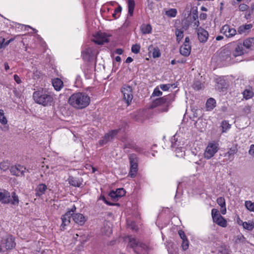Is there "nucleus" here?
Masks as SVG:
<instances>
[{
	"instance_id": "obj_33",
	"label": "nucleus",
	"mask_w": 254,
	"mask_h": 254,
	"mask_svg": "<svg viewBox=\"0 0 254 254\" xmlns=\"http://www.w3.org/2000/svg\"><path fill=\"white\" fill-rule=\"evenodd\" d=\"M231 125L229 124L228 121L224 120L221 123V127L222 128V133L226 132L231 128Z\"/></svg>"
},
{
	"instance_id": "obj_48",
	"label": "nucleus",
	"mask_w": 254,
	"mask_h": 254,
	"mask_svg": "<svg viewBox=\"0 0 254 254\" xmlns=\"http://www.w3.org/2000/svg\"><path fill=\"white\" fill-rule=\"evenodd\" d=\"M166 14L167 16L171 17H175L177 14V10L174 8L170 9L166 12Z\"/></svg>"
},
{
	"instance_id": "obj_56",
	"label": "nucleus",
	"mask_w": 254,
	"mask_h": 254,
	"mask_svg": "<svg viewBox=\"0 0 254 254\" xmlns=\"http://www.w3.org/2000/svg\"><path fill=\"white\" fill-rule=\"evenodd\" d=\"M251 111V107L249 105L245 106L243 109V112L246 114H249Z\"/></svg>"
},
{
	"instance_id": "obj_31",
	"label": "nucleus",
	"mask_w": 254,
	"mask_h": 254,
	"mask_svg": "<svg viewBox=\"0 0 254 254\" xmlns=\"http://www.w3.org/2000/svg\"><path fill=\"white\" fill-rule=\"evenodd\" d=\"M128 14L131 16L133 15L134 8L135 6V2L133 0H128Z\"/></svg>"
},
{
	"instance_id": "obj_12",
	"label": "nucleus",
	"mask_w": 254,
	"mask_h": 254,
	"mask_svg": "<svg viewBox=\"0 0 254 254\" xmlns=\"http://www.w3.org/2000/svg\"><path fill=\"white\" fill-rule=\"evenodd\" d=\"M221 32L228 38L232 37L237 33L236 29L228 25H224L221 29Z\"/></svg>"
},
{
	"instance_id": "obj_40",
	"label": "nucleus",
	"mask_w": 254,
	"mask_h": 254,
	"mask_svg": "<svg viewBox=\"0 0 254 254\" xmlns=\"http://www.w3.org/2000/svg\"><path fill=\"white\" fill-rule=\"evenodd\" d=\"M175 34L177 37V40L179 42L184 37V31L181 29H177Z\"/></svg>"
},
{
	"instance_id": "obj_52",
	"label": "nucleus",
	"mask_w": 254,
	"mask_h": 254,
	"mask_svg": "<svg viewBox=\"0 0 254 254\" xmlns=\"http://www.w3.org/2000/svg\"><path fill=\"white\" fill-rule=\"evenodd\" d=\"M122 10V7L121 6H119L118 7L115 9L114 11V13L113 14V16L115 18H117L119 15H118V13H121Z\"/></svg>"
},
{
	"instance_id": "obj_47",
	"label": "nucleus",
	"mask_w": 254,
	"mask_h": 254,
	"mask_svg": "<svg viewBox=\"0 0 254 254\" xmlns=\"http://www.w3.org/2000/svg\"><path fill=\"white\" fill-rule=\"evenodd\" d=\"M216 202L220 207H224L226 206V201L223 197L221 196L218 197L216 199Z\"/></svg>"
},
{
	"instance_id": "obj_16",
	"label": "nucleus",
	"mask_w": 254,
	"mask_h": 254,
	"mask_svg": "<svg viewBox=\"0 0 254 254\" xmlns=\"http://www.w3.org/2000/svg\"><path fill=\"white\" fill-rule=\"evenodd\" d=\"M229 84L226 82V80H218L215 84V89L220 92H224L226 91Z\"/></svg>"
},
{
	"instance_id": "obj_10",
	"label": "nucleus",
	"mask_w": 254,
	"mask_h": 254,
	"mask_svg": "<svg viewBox=\"0 0 254 254\" xmlns=\"http://www.w3.org/2000/svg\"><path fill=\"white\" fill-rule=\"evenodd\" d=\"M128 245L130 247L134 249L136 252H137L140 248L143 250L146 249L147 248V246L145 244L139 242L134 238H129Z\"/></svg>"
},
{
	"instance_id": "obj_50",
	"label": "nucleus",
	"mask_w": 254,
	"mask_h": 254,
	"mask_svg": "<svg viewBox=\"0 0 254 254\" xmlns=\"http://www.w3.org/2000/svg\"><path fill=\"white\" fill-rule=\"evenodd\" d=\"M115 191L116 192L117 194L118 195V196H119L120 198L122 197L126 194V191L123 188L118 189Z\"/></svg>"
},
{
	"instance_id": "obj_61",
	"label": "nucleus",
	"mask_w": 254,
	"mask_h": 254,
	"mask_svg": "<svg viewBox=\"0 0 254 254\" xmlns=\"http://www.w3.org/2000/svg\"><path fill=\"white\" fill-rule=\"evenodd\" d=\"M102 199L105 202V203H106V204L109 205H114L115 204L113 203H111L109 201H108L106 198H105V197L104 196H103L102 197Z\"/></svg>"
},
{
	"instance_id": "obj_49",
	"label": "nucleus",
	"mask_w": 254,
	"mask_h": 254,
	"mask_svg": "<svg viewBox=\"0 0 254 254\" xmlns=\"http://www.w3.org/2000/svg\"><path fill=\"white\" fill-rule=\"evenodd\" d=\"M140 46L138 44L133 45L131 47V51L134 54H137L139 52Z\"/></svg>"
},
{
	"instance_id": "obj_58",
	"label": "nucleus",
	"mask_w": 254,
	"mask_h": 254,
	"mask_svg": "<svg viewBox=\"0 0 254 254\" xmlns=\"http://www.w3.org/2000/svg\"><path fill=\"white\" fill-rule=\"evenodd\" d=\"M249 153L252 156L254 157V144H252L250 146Z\"/></svg>"
},
{
	"instance_id": "obj_38",
	"label": "nucleus",
	"mask_w": 254,
	"mask_h": 254,
	"mask_svg": "<svg viewBox=\"0 0 254 254\" xmlns=\"http://www.w3.org/2000/svg\"><path fill=\"white\" fill-rule=\"evenodd\" d=\"M211 216L213 219V222H215L216 220L219 218V216H222L219 213L217 209L215 208H213L211 210Z\"/></svg>"
},
{
	"instance_id": "obj_46",
	"label": "nucleus",
	"mask_w": 254,
	"mask_h": 254,
	"mask_svg": "<svg viewBox=\"0 0 254 254\" xmlns=\"http://www.w3.org/2000/svg\"><path fill=\"white\" fill-rule=\"evenodd\" d=\"M245 206L249 210L254 212V202L248 200L246 201Z\"/></svg>"
},
{
	"instance_id": "obj_28",
	"label": "nucleus",
	"mask_w": 254,
	"mask_h": 254,
	"mask_svg": "<svg viewBox=\"0 0 254 254\" xmlns=\"http://www.w3.org/2000/svg\"><path fill=\"white\" fill-rule=\"evenodd\" d=\"M140 28L143 34H149L152 31V27L149 24H143L141 25Z\"/></svg>"
},
{
	"instance_id": "obj_27",
	"label": "nucleus",
	"mask_w": 254,
	"mask_h": 254,
	"mask_svg": "<svg viewBox=\"0 0 254 254\" xmlns=\"http://www.w3.org/2000/svg\"><path fill=\"white\" fill-rule=\"evenodd\" d=\"M52 83L56 91L61 90L64 86L63 80H52Z\"/></svg>"
},
{
	"instance_id": "obj_64",
	"label": "nucleus",
	"mask_w": 254,
	"mask_h": 254,
	"mask_svg": "<svg viewBox=\"0 0 254 254\" xmlns=\"http://www.w3.org/2000/svg\"><path fill=\"white\" fill-rule=\"evenodd\" d=\"M123 53V51L122 49H117L116 50V53L118 55H121Z\"/></svg>"
},
{
	"instance_id": "obj_53",
	"label": "nucleus",
	"mask_w": 254,
	"mask_h": 254,
	"mask_svg": "<svg viewBox=\"0 0 254 254\" xmlns=\"http://www.w3.org/2000/svg\"><path fill=\"white\" fill-rule=\"evenodd\" d=\"M162 94V92L159 90L158 87L154 89V91L152 94V96H159Z\"/></svg>"
},
{
	"instance_id": "obj_42",
	"label": "nucleus",
	"mask_w": 254,
	"mask_h": 254,
	"mask_svg": "<svg viewBox=\"0 0 254 254\" xmlns=\"http://www.w3.org/2000/svg\"><path fill=\"white\" fill-rule=\"evenodd\" d=\"M176 148L175 151L176 152V156L178 157H183L185 154L184 149L181 146L175 147Z\"/></svg>"
},
{
	"instance_id": "obj_24",
	"label": "nucleus",
	"mask_w": 254,
	"mask_h": 254,
	"mask_svg": "<svg viewBox=\"0 0 254 254\" xmlns=\"http://www.w3.org/2000/svg\"><path fill=\"white\" fill-rule=\"evenodd\" d=\"M102 232L103 234L109 236L112 233V228L108 222H104L103 227L102 228Z\"/></svg>"
},
{
	"instance_id": "obj_7",
	"label": "nucleus",
	"mask_w": 254,
	"mask_h": 254,
	"mask_svg": "<svg viewBox=\"0 0 254 254\" xmlns=\"http://www.w3.org/2000/svg\"><path fill=\"white\" fill-rule=\"evenodd\" d=\"M218 149L219 145L217 143L215 142L209 143L206 148L204 157L207 159H210L218 151Z\"/></svg>"
},
{
	"instance_id": "obj_54",
	"label": "nucleus",
	"mask_w": 254,
	"mask_h": 254,
	"mask_svg": "<svg viewBox=\"0 0 254 254\" xmlns=\"http://www.w3.org/2000/svg\"><path fill=\"white\" fill-rule=\"evenodd\" d=\"M173 85L171 84H161L160 85V88L163 91H167L169 90L171 87H172Z\"/></svg>"
},
{
	"instance_id": "obj_11",
	"label": "nucleus",
	"mask_w": 254,
	"mask_h": 254,
	"mask_svg": "<svg viewBox=\"0 0 254 254\" xmlns=\"http://www.w3.org/2000/svg\"><path fill=\"white\" fill-rule=\"evenodd\" d=\"M93 41L98 45L103 44L109 41L108 36L105 33L98 32L94 36Z\"/></svg>"
},
{
	"instance_id": "obj_4",
	"label": "nucleus",
	"mask_w": 254,
	"mask_h": 254,
	"mask_svg": "<svg viewBox=\"0 0 254 254\" xmlns=\"http://www.w3.org/2000/svg\"><path fill=\"white\" fill-rule=\"evenodd\" d=\"M232 44L227 45L220 53L219 57L220 60L224 63L226 65H229L234 63L235 62L233 60V57L231 55V52L229 50V48H231Z\"/></svg>"
},
{
	"instance_id": "obj_17",
	"label": "nucleus",
	"mask_w": 254,
	"mask_h": 254,
	"mask_svg": "<svg viewBox=\"0 0 254 254\" xmlns=\"http://www.w3.org/2000/svg\"><path fill=\"white\" fill-rule=\"evenodd\" d=\"M10 193L5 190L3 192L0 191V201H2V203L7 204L10 202Z\"/></svg>"
},
{
	"instance_id": "obj_37",
	"label": "nucleus",
	"mask_w": 254,
	"mask_h": 254,
	"mask_svg": "<svg viewBox=\"0 0 254 254\" xmlns=\"http://www.w3.org/2000/svg\"><path fill=\"white\" fill-rule=\"evenodd\" d=\"M122 92L123 94H132V88L129 85H125L122 88Z\"/></svg>"
},
{
	"instance_id": "obj_22",
	"label": "nucleus",
	"mask_w": 254,
	"mask_h": 254,
	"mask_svg": "<svg viewBox=\"0 0 254 254\" xmlns=\"http://www.w3.org/2000/svg\"><path fill=\"white\" fill-rule=\"evenodd\" d=\"M191 47L190 45L183 44L180 48L181 54L185 56H188L190 53Z\"/></svg>"
},
{
	"instance_id": "obj_15",
	"label": "nucleus",
	"mask_w": 254,
	"mask_h": 254,
	"mask_svg": "<svg viewBox=\"0 0 254 254\" xmlns=\"http://www.w3.org/2000/svg\"><path fill=\"white\" fill-rule=\"evenodd\" d=\"M75 223L79 226H83L86 221L85 217L81 213H76L71 216Z\"/></svg>"
},
{
	"instance_id": "obj_32",
	"label": "nucleus",
	"mask_w": 254,
	"mask_h": 254,
	"mask_svg": "<svg viewBox=\"0 0 254 254\" xmlns=\"http://www.w3.org/2000/svg\"><path fill=\"white\" fill-rule=\"evenodd\" d=\"M125 148L133 149L135 151L138 152H141L142 151L141 148L137 146V145L133 142L126 143L125 144Z\"/></svg>"
},
{
	"instance_id": "obj_19",
	"label": "nucleus",
	"mask_w": 254,
	"mask_h": 254,
	"mask_svg": "<svg viewBox=\"0 0 254 254\" xmlns=\"http://www.w3.org/2000/svg\"><path fill=\"white\" fill-rule=\"evenodd\" d=\"M243 45L242 44L239 43L238 44L235 48V50L233 52L232 56L233 57L235 58L238 56H241L244 54V49H243Z\"/></svg>"
},
{
	"instance_id": "obj_30",
	"label": "nucleus",
	"mask_w": 254,
	"mask_h": 254,
	"mask_svg": "<svg viewBox=\"0 0 254 254\" xmlns=\"http://www.w3.org/2000/svg\"><path fill=\"white\" fill-rule=\"evenodd\" d=\"M243 97L246 100L251 99L253 96V92L251 88L246 89L243 92Z\"/></svg>"
},
{
	"instance_id": "obj_45",
	"label": "nucleus",
	"mask_w": 254,
	"mask_h": 254,
	"mask_svg": "<svg viewBox=\"0 0 254 254\" xmlns=\"http://www.w3.org/2000/svg\"><path fill=\"white\" fill-rule=\"evenodd\" d=\"M109 196L114 201H117L120 198L119 196H118V195L117 194L116 192L113 190L111 191L109 193Z\"/></svg>"
},
{
	"instance_id": "obj_26",
	"label": "nucleus",
	"mask_w": 254,
	"mask_h": 254,
	"mask_svg": "<svg viewBox=\"0 0 254 254\" xmlns=\"http://www.w3.org/2000/svg\"><path fill=\"white\" fill-rule=\"evenodd\" d=\"M92 51L90 48H86L84 50L82 53L83 60L86 61H90L92 56Z\"/></svg>"
},
{
	"instance_id": "obj_44",
	"label": "nucleus",
	"mask_w": 254,
	"mask_h": 254,
	"mask_svg": "<svg viewBox=\"0 0 254 254\" xmlns=\"http://www.w3.org/2000/svg\"><path fill=\"white\" fill-rule=\"evenodd\" d=\"M243 226L245 229L252 231L254 228V224L253 223L244 222L243 223Z\"/></svg>"
},
{
	"instance_id": "obj_13",
	"label": "nucleus",
	"mask_w": 254,
	"mask_h": 254,
	"mask_svg": "<svg viewBox=\"0 0 254 254\" xmlns=\"http://www.w3.org/2000/svg\"><path fill=\"white\" fill-rule=\"evenodd\" d=\"M26 168L23 166L20 165L11 167L10 168V172L13 175L17 176H23L25 172Z\"/></svg>"
},
{
	"instance_id": "obj_34",
	"label": "nucleus",
	"mask_w": 254,
	"mask_h": 254,
	"mask_svg": "<svg viewBox=\"0 0 254 254\" xmlns=\"http://www.w3.org/2000/svg\"><path fill=\"white\" fill-rule=\"evenodd\" d=\"M11 197L12 199H10L9 203L13 205H18L19 202V198L15 192L13 191L11 193Z\"/></svg>"
},
{
	"instance_id": "obj_3",
	"label": "nucleus",
	"mask_w": 254,
	"mask_h": 254,
	"mask_svg": "<svg viewBox=\"0 0 254 254\" xmlns=\"http://www.w3.org/2000/svg\"><path fill=\"white\" fill-rule=\"evenodd\" d=\"M170 104V96H165L154 100L152 103L150 107L151 108L160 107V109L159 110L161 112H167L168 110V107Z\"/></svg>"
},
{
	"instance_id": "obj_1",
	"label": "nucleus",
	"mask_w": 254,
	"mask_h": 254,
	"mask_svg": "<svg viewBox=\"0 0 254 254\" xmlns=\"http://www.w3.org/2000/svg\"><path fill=\"white\" fill-rule=\"evenodd\" d=\"M69 103L77 109H83L90 103V97L84 93L77 92L73 94L69 98Z\"/></svg>"
},
{
	"instance_id": "obj_62",
	"label": "nucleus",
	"mask_w": 254,
	"mask_h": 254,
	"mask_svg": "<svg viewBox=\"0 0 254 254\" xmlns=\"http://www.w3.org/2000/svg\"><path fill=\"white\" fill-rule=\"evenodd\" d=\"M14 40V38H11L10 39H9V40L7 41L6 42H4L3 45V47H5L6 46H8L9 45V44L12 41H13Z\"/></svg>"
},
{
	"instance_id": "obj_21",
	"label": "nucleus",
	"mask_w": 254,
	"mask_h": 254,
	"mask_svg": "<svg viewBox=\"0 0 254 254\" xmlns=\"http://www.w3.org/2000/svg\"><path fill=\"white\" fill-rule=\"evenodd\" d=\"M238 152V149L236 146L231 147L229 150L225 153V156L228 157L230 161H232L234 159V154Z\"/></svg>"
},
{
	"instance_id": "obj_41",
	"label": "nucleus",
	"mask_w": 254,
	"mask_h": 254,
	"mask_svg": "<svg viewBox=\"0 0 254 254\" xmlns=\"http://www.w3.org/2000/svg\"><path fill=\"white\" fill-rule=\"evenodd\" d=\"M0 123L3 125H6L7 120L4 116V113L3 110H0Z\"/></svg>"
},
{
	"instance_id": "obj_6",
	"label": "nucleus",
	"mask_w": 254,
	"mask_h": 254,
	"mask_svg": "<svg viewBox=\"0 0 254 254\" xmlns=\"http://www.w3.org/2000/svg\"><path fill=\"white\" fill-rule=\"evenodd\" d=\"M130 163L129 176L131 178H134L138 171V160L136 155L135 154H130L129 156Z\"/></svg>"
},
{
	"instance_id": "obj_55",
	"label": "nucleus",
	"mask_w": 254,
	"mask_h": 254,
	"mask_svg": "<svg viewBox=\"0 0 254 254\" xmlns=\"http://www.w3.org/2000/svg\"><path fill=\"white\" fill-rule=\"evenodd\" d=\"M248 7L249 6L247 4L241 3L239 5V9L241 11H245L248 9Z\"/></svg>"
},
{
	"instance_id": "obj_23",
	"label": "nucleus",
	"mask_w": 254,
	"mask_h": 254,
	"mask_svg": "<svg viewBox=\"0 0 254 254\" xmlns=\"http://www.w3.org/2000/svg\"><path fill=\"white\" fill-rule=\"evenodd\" d=\"M243 45L246 49H252L254 48V37L245 39L243 42Z\"/></svg>"
},
{
	"instance_id": "obj_57",
	"label": "nucleus",
	"mask_w": 254,
	"mask_h": 254,
	"mask_svg": "<svg viewBox=\"0 0 254 254\" xmlns=\"http://www.w3.org/2000/svg\"><path fill=\"white\" fill-rule=\"evenodd\" d=\"M178 233H179V235L180 238L182 240V241L185 240L187 239V237L183 231L180 230V231H179Z\"/></svg>"
},
{
	"instance_id": "obj_2",
	"label": "nucleus",
	"mask_w": 254,
	"mask_h": 254,
	"mask_svg": "<svg viewBox=\"0 0 254 254\" xmlns=\"http://www.w3.org/2000/svg\"><path fill=\"white\" fill-rule=\"evenodd\" d=\"M33 98L36 103L44 107L52 106L54 103L53 95L43 90L35 91Z\"/></svg>"
},
{
	"instance_id": "obj_8",
	"label": "nucleus",
	"mask_w": 254,
	"mask_h": 254,
	"mask_svg": "<svg viewBox=\"0 0 254 254\" xmlns=\"http://www.w3.org/2000/svg\"><path fill=\"white\" fill-rule=\"evenodd\" d=\"M1 243L6 250H11L16 246L15 239L10 235H7L3 237L1 240Z\"/></svg>"
},
{
	"instance_id": "obj_59",
	"label": "nucleus",
	"mask_w": 254,
	"mask_h": 254,
	"mask_svg": "<svg viewBox=\"0 0 254 254\" xmlns=\"http://www.w3.org/2000/svg\"><path fill=\"white\" fill-rule=\"evenodd\" d=\"M238 32L239 34H243L246 32V30L243 25H242L239 27Z\"/></svg>"
},
{
	"instance_id": "obj_25",
	"label": "nucleus",
	"mask_w": 254,
	"mask_h": 254,
	"mask_svg": "<svg viewBox=\"0 0 254 254\" xmlns=\"http://www.w3.org/2000/svg\"><path fill=\"white\" fill-rule=\"evenodd\" d=\"M69 184L75 187H80L82 185L81 182L78 178L70 176L68 179Z\"/></svg>"
},
{
	"instance_id": "obj_36",
	"label": "nucleus",
	"mask_w": 254,
	"mask_h": 254,
	"mask_svg": "<svg viewBox=\"0 0 254 254\" xmlns=\"http://www.w3.org/2000/svg\"><path fill=\"white\" fill-rule=\"evenodd\" d=\"M150 52L152 50V56L154 58H158L161 56V53L158 48H153V47H150L149 48Z\"/></svg>"
},
{
	"instance_id": "obj_29",
	"label": "nucleus",
	"mask_w": 254,
	"mask_h": 254,
	"mask_svg": "<svg viewBox=\"0 0 254 254\" xmlns=\"http://www.w3.org/2000/svg\"><path fill=\"white\" fill-rule=\"evenodd\" d=\"M219 217V218H217L214 223L221 227H226L227 225L226 220L222 216Z\"/></svg>"
},
{
	"instance_id": "obj_18",
	"label": "nucleus",
	"mask_w": 254,
	"mask_h": 254,
	"mask_svg": "<svg viewBox=\"0 0 254 254\" xmlns=\"http://www.w3.org/2000/svg\"><path fill=\"white\" fill-rule=\"evenodd\" d=\"M47 190V186L44 184H39L35 189V194L37 196H41L45 193Z\"/></svg>"
},
{
	"instance_id": "obj_51",
	"label": "nucleus",
	"mask_w": 254,
	"mask_h": 254,
	"mask_svg": "<svg viewBox=\"0 0 254 254\" xmlns=\"http://www.w3.org/2000/svg\"><path fill=\"white\" fill-rule=\"evenodd\" d=\"M189 242L187 239L182 241V247L184 251L187 250L189 248Z\"/></svg>"
},
{
	"instance_id": "obj_63",
	"label": "nucleus",
	"mask_w": 254,
	"mask_h": 254,
	"mask_svg": "<svg viewBox=\"0 0 254 254\" xmlns=\"http://www.w3.org/2000/svg\"><path fill=\"white\" fill-rule=\"evenodd\" d=\"M227 210H226V207L225 206L224 207H221V213L223 215H225L226 213Z\"/></svg>"
},
{
	"instance_id": "obj_60",
	"label": "nucleus",
	"mask_w": 254,
	"mask_h": 254,
	"mask_svg": "<svg viewBox=\"0 0 254 254\" xmlns=\"http://www.w3.org/2000/svg\"><path fill=\"white\" fill-rule=\"evenodd\" d=\"M243 26L246 30H248L252 28L253 26L251 24L243 25Z\"/></svg>"
},
{
	"instance_id": "obj_5",
	"label": "nucleus",
	"mask_w": 254,
	"mask_h": 254,
	"mask_svg": "<svg viewBox=\"0 0 254 254\" xmlns=\"http://www.w3.org/2000/svg\"><path fill=\"white\" fill-rule=\"evenodd\" d=\"M76 208L73 205L71 208H67V212L61 216V220L62 223L61 225V229L64 230L66 229V226L68 225L70 223V218L71 216L75 214Z\"/></svg>"
},
{
	"instance_id": "obj_20",
	"label": "nucleus",
	"mask_w": 254,
	"mask_h": 254,
	"mask_svg": "<svg viewBox=\"0 0 254 254\" xmlns=\"http://www.w3.org/2000/svg\"><path fill=\"white\" fill-rule=\"evenodd\" d=\"M216 106L215 100L213 98L207 99L206 102V109L207 111H212Z\"/></svg>"
},
{
	"instance_id": "obj_39",
	"label": "nucleus",
	"mask_w": 254,
	"mask_h": 254,
	"mask_svg": "<svg viewBox=\"0 0 254 254\" xmlns=\"http://www.w3.org/2000/svg\"><path fill=\"white\" fill-rule=\"evenodd\" d=\"M124 96V100L126 102V103L127 104V106H128L130 103L131 102V101L132 100L133 95L132 94H123Z\"/></svg>"
},
{
	"instance_id": "obj_9",
	"label": "nucleus",
	"mask_w": 254,
	"mask_h": 254,
	"mask_svg": "<svg viewBox=\"0 0 254 254\" xmlns=\"http://www.w3.org/2000/svg\"><path fill=\"white\" fill-rule=\"evenodd\" d=\"M122 128H119L112 130L106 133L103 138L100 140L99 143L101 145H103L108 142L112 140L115 136L121 130Z\"/></svg>"
},
{
	"instance_id": "obj_14",
	"label": "nucleus",
	"mask_w": 254,
	"mask_h": 254,
	"mask_svg": "<svg viewBox=\"0 0 254 254\" xmlns=\"http://www.w3.org/2000/svg\"><path fill=\"white\" fill-rule=\"evenodd\" d=\"M197 36L199 41L201 43L207 41L208 37V33L205 29L199 27L197 29Z\"/></svg>"
},
{
	"instance_id": "obj_35",
	"label": "nucleus",
	"mask_w": 254,
	"mask_h": 254,
	"mask_svg": "<svg viewBox=\"0 0 254 254\" xmlns=\"http://www.w3.org/2000/svg\"><path fill=\"white\" fill-rule=\"evenodd\" d=\"M178 136L177 134L174 135L171 138V147L175 148L181 145L180 142L178 141Z\"/></svg>"
},
{
	"instance_id": "obj_43",
	"label": "nucleus",
	"mask_w": 254,
	"mask_h": 254,
	"mask_svg": "<svg viewBox=\"0 0 254 254\" xmlns=\"http://www.w3.org/2000/svg\"><path fill=\"white\" fill-rule=\"evenodd\" d=\"M192 86L193 88L196 90H199L204 87L203 84L200 80H195Z\"/></svg>"
}]
</instances>
